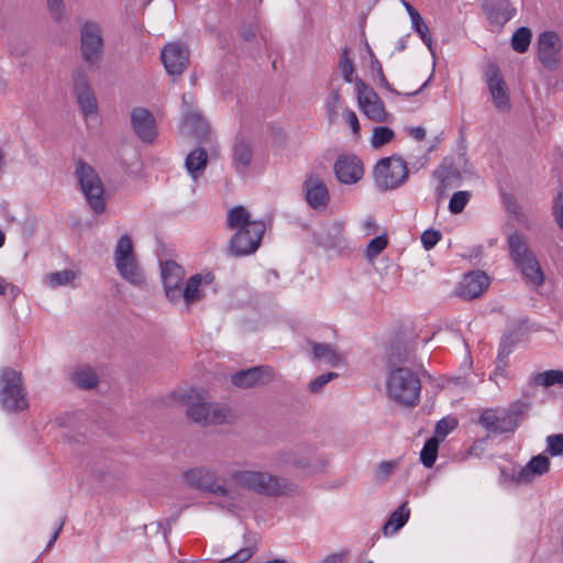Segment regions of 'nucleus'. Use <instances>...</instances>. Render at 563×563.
I'll use <instances>...</instances> for the list:
<instances>
[{
    "instance_id": "nucleus-1",
    "label": "nucleus",
    "mask_w": 563,
    "mask_h": 563,
    "mask_svg": "<svg viewBox=\"0 0 563 563\" xmlns=\"http://www.w3.org/2000/svg\"><path fill=\"white\" fill-rule=\"evenodd\" d=\"M230 478L242 488L266 497L286 496L296 490L294 483L268 472L235 470Z\"/></svg>"
},
{
    "instance_id": "nucleus-2",
    "label": "nucleus",
    "mask_w": 563,
    "mask_h": 563,
    "mask_svg": "<svg viewBox=\"0 0 563 563\" xmlns=\"http://www.w3.org/2000/svg\"><path fill=\"white\" fill-rule=\"evenodd\" d=\"M386 393L397 405L413 408L420 401L421 380L410 368H394L387 376Z\"/></svg>"
},
{
    "instance_id": "nucleus-3",
    "label": "nucleus",
    "mask_w": 563,
    "mask_h": 563,
    "mask_svg": "<svg viewBox=\"0 0 563 563\" xmlns=\"http://www.w3.org/2000/svg\"><path fill=\"white\" fill-rule=\"evenodd\" d=\"M528 409L529 405L527 402L517 400L503 411L497 409L484 410L478 422L488 432L494 434L514 432Z\"/></svg>"
},
{
    "instance_id": "nucleus-4",
    "label": "nucleus",
    "mask_w": 563,
    "mask_h": 563,
    "mask_svg": "<svg viewBox=\"0 0 563 563\" xmlns=\"http://www.w3.org/2000/svg\"><path fill=\"white\" fill-rule=\"evenodd\" d=\"M0 404L9 412L23 411L29 407L22 375L10 367L4 368L0 375Z\"/></svg>"
},
{
    "instance_id": "nucleus-5",
    "label": "nucleus",
    "mask_w": 563,
    "mask_h": 563,
    "mask_svg": "<svg viewBox=\"0 0 563 563\" xmlns=\"http://www.w3.org/2000/svg\"><path fill=\"white\" fill-rule=\"evenodd\" d=\"M374 179L380 191L396 189L408 178L407 163L397 155L380 158L374 167Z\"/></svg>"
},
{
    "instance_id": "nucleus-6",
    "label": "nucleus",
    "mask_w": 563,
    "mask_h": 563,
    "mask_svg": "<svg viewBox=\"0 0 563 563\" xmlns=\"http://www.w3.org/2000/svg\"><path fill=\"white\" fill-rule=\"evenodd\" d=\"M76 175L88 205L96 213H102L106 209L104 189L97 172L84 161H79Z\"/></svg>"
},
{
    "instance_id": "nucleus-7",
    "label": "nucleus",
    "mask_w": 563,
    "mask_h": 563,
    "mask_svg": "<svg viewBox=\"0 0 563 563\" xmlns=\"http://www.w3.org/2000/svg\"><path fill=\"white\" fill-rule=\"evenodd\" d=\"M266 227L263 221H254L253 225L240 228L232 235L228 253L233 257L251 255L257 251L262 243Z\"/></svg>"
},
{
    "instance_id": "nucleus-8",
    "label": "nucleus",
    "mask_w": 563,
    "mask_h": 563,
    "mask_svg": "<svg viewBox=\"0 0 563 563\" xmlns=\"http://www.w3.org/2000/svg\"><path fill=\"white\" fill-rule=\"evenodd\" d=\"M185 482L194 488L209 494L232 498V492L227 487L225 479L217 471L208 467H196L184 473Z\"/></svg>"
},
{
    "instance_id": "nucleus-9",
    "label": "nucleus",
    "mask_w": 563,
    "mask_h": 563,
    "mask_svg": "<svg viewBox=\"0 0 563 563\" xmlns=\"http://www.w3.org/2000/svg\"><path fill=\"white\" fill-rule=\"evenodd\" d=\"M115 266L120 275L128 282L139 285L143 282L142 273L139 271L133 242L129 234L122 235L114 249Z\"/></svg>"
},
{
    "instance_id": "nucleus-10",
    "label": "nucleus",
    "mask_w": 563,
    "mask_h": 563,
    "mask_svg": "<svg viewBox=\"0 0 563 563\" xmlns=\"http://www.w3.org/2000/svg\"><path fill=\"white\" fill-rule=\"evenodd\" d=\"M354 85L357 91V103L363 113L374 122L389 121L390 115L374 89L358 77L354 79Z\"/></svg>"
},
{
    "instance_id": "nucleus-11",
    "label": "nucleus",
    "mask_w": 563,
    "mask_h": 563,
    "mask_svg": "<svg viewBox=\"0 0 563 563\" xmlns=\"http://www.w3.org/2000/svg\"><path fill=\"white\" fill-rule=\"evenodd\" d=\"M187 416L196 423L202 426L220 424L227 419V411L219 405H212L205 401L200 395L195 398L191 395L187 396Z\"/></svg>"
},
{
    "instance_id": "nucleus-12",
    "label": "nucleus",
    "mask_w": 563,
    "mask_h": 563,
    "mask_svg": "<svg viewBox=\"0 0 563 563\" xmlns=\"http://www.w3.org/2000/svg\"><path fill=\"white\" fill-rule=\"evenodd\" d=\"M485 80L496 110L501 113L509 112L511 109L510 93L497 64L487 65Z\"/></svg>"
},
{
    "instance_id": "nucleus-13",
    "label": "nucleus",
    "mask_w": 563,
    "mask_h": 563,
    "mask_svg": "<svg viewBox=\"0 0 563 563\" xmlns=\"http://www.w3.org/2000/svg\"><path fill=\"white\" fill-rule=\"evenodd\" d=\"M80 51L89 65L99 63L103 54V40L100 26L95 22H85L80 30Z\"/></svg>"
},
{
    "instance_id": "nucleus-14",
    "label": "nucleus",
    "mask_w": 563,
    "mask_h": 563,
    "mask_svg": "<svg viewBox=\"0 0 563 563\" xmlns=\"http://www.w3.org/2000/svg\"><path fill=\"white\" fill-rule=\"evenodd\" d=\"M274 376L273 367L258 365L235 372L231 375V383L241 389L256 388L272 383Z\"/></svg>"
},
{
    "instance_id": "nucleus-15",
    "label": "nucleus",
    "mask_w": 563,
    "mask_h": 563,
    "mask_svg": "<svg viewBox=\"0 0 563 563\" xmlns=\"http://www.w3.org/2000/svg\"><path fill=\"white\" fill-rule=\"evenodd\" d=\"M561 47L560 36L555 32L545 31L539 35L538 58L544 68L555 70L559 67Z\"/></svg>"
},
{
    "instance_id": "nucleus-16",
    "label": "nucleus",
    "mask_w": 563,
    "mask_h": 563,
    "mask_svg": "<svg viewBox=\"0 0 563 563\" xmlns=\"http://www.w3.org/2000/svg\"><path fill=\"white\" fill-rule=\"evenodd\" d=\"M161 59L168 75L179 76L189 65V49L177 42L168 43L161 52Z\"/></svg>"
},
{
    "instance_id": "nucleus-17",
    "label": "nucleus",
    "mask_w": 563,
    "mask_h": 563,
    "mask_svg": "<svg viewBox=\"0 0 563 563\" xmlns=\"http://www.w3.org/2000/svg\"><path fill=\"white\" fill-rule=\"evenodd\" d=\"M161 271L166 297L172 302H177L181 298L185 276L183 267L175 261L168 260L161 264Z\"/></svg>"
},
{
    "instance_id": "nucleus-18",
    "label": "nucleus",
    "mask_w": 563,
    "mask_h": 563,
    "mask_svg": "<svg viewBox=\"0 0 563 563\" xmlns=\"http://www.w3.org/2000/svg\"><path fill=\"white\" fill-rule=\"evenodd\" d=\"M131 125L134 133L145 143H153L157 136L155 118L145 108L136 107L132 109Z\"/></svg>"
},
{
    "instance_id": "nucleus-19",
    "label": "nucleus",
    "mask_w": 563,
    "mask_h": 563,
    "mask_svg": "<svg viewBox=\"0 0 563 563\" xmlns=\"http://www.w3.org/2000/svg\"><path fill=\"white\" fill-rule=\"evenodd\" d=\"M550 460L544 454L532 456L523 467H514L511 479L518 484H528L550 471Z\"/></svg>"
},
{
    "instance_id": "nucleus-20",
    "label": "nucleus",
    "mask_w": 563,
    "mask_h": 563,
    "mask_svg": "<svg viewBox=\"0 0 563 563\" xmlns=\"http://www.w3.org/2000/svg\"><path fill=\"white\" fill-rule=\"evenodd\" d=\"M334 172L339 181L343 184H355L364 174L361 159L355 155H341L334 164Z\"/></svg>"
},
{
    "instance_id": "nucleus-21",
    "label": "nucleus",
    "mask_w": 563,
    "mask_h": 563,
    "mask_svg": "<svg viewBox=\"0 0 563 563\" xmlns=\"http://www.w3.org/2000/svg\"><path fill=\"white\" fill-rule=\"evenodd\" d=\"M489 286V277L484 272H472L464 276L456 295L472 300L479 297Z\"/></svg>"
},
{
    "instance_id": "nucleus-22",
    "label": "nucleus",
    "mask_w": 563,
    "mask_h": 563,
    "mask_svg": "<svg viewBox=\"0 0 563 563\" xmlns=\"http://www.w3.org/2000/svg\"><path fill=\"white\" fill-rule=\"evenodd\" d=\"M306 200L313 209L325 208L329 202V191L324 183L310 175L303 183Z\"/></svg>"
},
{
    "instance_id": "nucleus-23",
    "label": "nucleus",
    "mask_w": 563,
    "mask_h": 563,
    "mask_svg": "<svg viewBox=\"0 0 563 563\" xmlns=\"http://www.w3.org/2000/svg\"><path fill=\"white\" fill-rule=\"evenodd\" d=\"M413 358V350L401 340H395L387 351L386 364L389 371L394 368H407L404 365L406 363H412Z\"/></svg>"
},
{
    "instance_id": "nucleus-24",
    "label": "nucleus",
    "mask_w": 563,
    "mask_h": 563,
    "mask_svg": "<svg viewBox=\"0 0 563 563\" xmlns=\"http://www.w3.org/2000/svg\"><path fill=\"white\" fill-rule=\"evenodd\" d=\"M233 166L238 172H244L250 166L253 158V148L250 140L243 135H238L232 148Z\"/></svg>"
},
{
    "instance_id": "nucleus-25",
    "label": "nucleus",
    "mask_w": 563,
    "mask_h": 563,
    "mask_svg": "<svg viewBox=\"0 0 563 563\" xmlns=\"http://www.w3.org/2000/svg\"><path fill=\"white\" fill-rule=\"evenodd\" d=\"M488 20L492 24L503 26L515 14L509 0H488L486 3Z\"/></svg>"
},
{
    "instance_id": "nucleus-26",
    "label": "nucleus",
    "mask_w": 563,
    "mask_h": 563,
    "mask_svg": "<svg viewBox=\"0 0 563 563\" xmlns=\"http://www.w3.org/2000/svg\"><path fill=\"white\" fill-rule=\"evenodd\" d=\"M181 131L186 135L202 141L209 135L210 126L199 113L189 112L183 120Z\"/></svg>"
},
{
    "instance_id": "nucleus-27",
    "label": "nucleus",
    "mask_w": 563,
    "mask_h": 563,
    "mask_svg": "<svg viewBox=\"0 0 563 563\" xmlns=\"http://www.w3.org/2000/svg\"><path fill=\"white\" fill-rule=\"evenodd\" d=\"M313 449L307 444H300L295 448L286 449L279 452V460L283 463L297 467H308L310 465L309 457Z\"/></svg>"
},
{
    "instance_id": "nucleus-28",
    "label": "nucleus",
    "mask_w": 563,
    "mask_h": 563,
    "mask_svg": "<svg viewBox=\"0 0 563 563\" xmlns=\"http://www.w3.org/2000/svg\"><path fill=\"white\" fill-rule=\"evenodd\" d=\"M208 165V153L202 147L191 151L185 161V167L194 180H197L205 173Z\"/></svg>"
},
{
    "instance_id": "nucleus-29",
    "label": "nucleus",
    "mask_w": 563,
    "mask_h": 563,
    "mask_svg": "<svg viewBox=\"0 0 563 563\" xmlns=\"http://www.w3.org/2000/svg\"><path fill=\"white\" fill-rule=\"evenodd\" d=\"M409 516L410 509L408 508V503L405 501L395 511L390 514V516L383 526V533L385 536L396 533L407 523Z\"/></svg>"
},
{
    "instance_id": "nucleus-30",
    "label": "nucleus",
    "mask_w": 563,
    "mask_h": 563,
    "mask_svg": "<svg viewBox=\"0 0 563 563\" xmlns=\"http://www.w3.org/2000/svg\"><path fill=\"white\" fill-rule=\"evenodd\" d=\"M508 247L510 257L516 264L534 255L529 249L526 238L517 232L508 238Z\"/></svg>"
},
{
    "instance_id": "nucleus-31",
    "label": "nucleus",
    "mask_w": 563,
    "mask_h": 563,
    "mask_svg": "<svg viewBox=\"0 0 563 563\" xmlns=\"http://www.w3.org/2000/svg\"><path fill=\"white\" fill-rule=\"evenodd\" d=\"M70 380L80 389H92L99 384V377L90 366L76 368L70 375Z\"/></svg>"
},
{
    "instance_id": "nucleus-32",
    "label": "nucleus",
    "mask_w": 563,
    "mask_h": 563,
    "mask_svg": "<svg viewBox=\"0 0 563 563\" xmlns=\"http://www.w3.org/2000/svg\"><path fill=\"white\" fill-rule=\"evenodd\" d=\"M516 265L521 269L525 277L532 284L539 286L543 283L544 275L534 255L519 262Z\"/></svg>"
},
{
    "instance_id": "nucleus-33",
    "label": "nucleus",
    "mask_w": 563,
    "mask_h": 563,
    "mask_svg": "<svg viewBox=\"0 0 563 563\" xmlns=\"http://www.w3.org/2000/svg\"><path fill=\"white\" fill-rule=\"evenodd\" d=\"M250 212L243 206H236L228 211L227 227L231 230H240L253 225Z\"/></svg>"
},
{
    "instance_id": "nucleus-34",
    "label": "nucleus",
    "mask_w": 563,
    "mask_h": 563,
    "mask_svg": "<svg viewBox=\"0 0 563 563\" xmlns=\"http://www.w3.org/2000/svg\"><path fill=\"white\" fill-rule=\"evenodd\" d=\"M313 356L317 360H323L331 366H338L341 357L336 350L328 343H312Z\"/></svg>"
},
{
    "instance_id": "nucleus-35",
    "label": "nucleus",
    "mask_w": 563,
    "mask_h": 563,
    "mask_svg": "<svg viewBox=\"0 0 563 563\" xmlns=\"http://www.w3.org/2000/svg\"><path fill=\"white\" fill-rule=\"evenodd\" d=\"M202 284V275H192L186 283L185 288L181 287V297L189 307L191 303L201 299L200 285Z\"/></svg>"
},
{
    "instance_id": "nucleus-36",
    "label": "nucleus",
    "mask_w": 563,
    "mask_h": 563,
    "mask_svg": "<svg viewBox=\"0 0 563 563\" xmlns=\"http://www.w3.org/2000/svg\"><path fill=\"white\" fill-rule=\"evenodd\" d=\"M439 444L440 439H438V437H431L426 441L420 452V461L426 467L429 468L434 465L438 457Z\"/></svg>"
},
{
    "instance_id": "nucleus-37",
    "label": "nucleus",
    "mask_w": 563,
    "mask_h": 563,
    "mask_svg": "<svg viewBox=\"0 0 563 563\" xmlns=\"http://www.w3.org/2000/svg\"><path fill=\"white\" fill-rule=\"evenodd\" d=\"M532 33L529 27L521 26L516 30L511 37V47L517 53H526L531 43Z\"/></svg>"
},
{
    "instance_id": "nucleus-38",
    "label": "nucleus",
    "mask_w": 563,
    "mask_h": 563,
    "mask_svg": "<svg viewBox=\"0 0 563 563\" xmlns=\"http://www.w3.org/2000/svg\"><path fill=\"white\" fill-rule=\"evenodd\" d=\"M76 274L71 269H63L49 273L45 276L44 282L47 286L56 288L58 286H66L74 282Z\"/></svg>"
},
{
    "instance_id": "nucleus-39",
    "label": "nucleus",
    "mask_w": 563,
    "mask_h": 563,
    "mask_svg": "<svg viewBox=\"0 0 563 563\" xmlns=\"http://www.w3.org/2000/svg\"><path fill=\"white\" fill-rule=\"evenodd\" d=\"M536 385L543 387H551L553 385L563 386V371L549 369L542 373H538L532 378Z\"/></svg>"
},
{
    "instance_id": "nucleus-40",
    "label": "nucleus",
    "mask_w": 563,
    "mask_h": 563,
    "mask_svg": "<svg viewBox=\"0 0 563 563\" xmlns=\"http://www.w3.org/2000/svg\"><path fill=\"white\" fill-rule=\"evenodd\" d=\"M344 227L342 223L335 222L328 229V238L324 241L325 246L332 249H342L345 246V239L343 236Z\"/></svg>"
},
{
    "instance_id": "nucleus-41",
    "label": "nucleus",
    "mask_w": 563,
    "mask_h": 563,
    "mask_svg": "<svg viewBox=\"0 0 563 563\" xmlns=\"http://www.w3.org/2000/svg\"><path fill=\"white\" fill-rule=\"evenodd\" d=\"M395 132L388 126H375L371 139L374 148H379L393 141Z\"/></svg>"
},
{
    "instance_id": "nucleus-42",
    "label": "nucleus",
    "mask_w": 563,
    "mask_h": 563,
    "mask_svg": "<svg viewBox=\"0 0 563 563\" xmlns=\"http://www.w3.org/2000/svg\"><path fill=\"white\" fill-rule=\"evenodd\" d=\"M75 95L80 106V109L86 117L97 113L98 104L95 95L91 90Z\"/></svg>"
},
{
    "instance_id": "nucleus-43",
    "label": "nucleus",
    "mask_w": 563,
    "mask_h": 563,
    "mask_svg": "<svg viewBox=\"0 0 563 563\" xmlns=\"http://www.w3.org/2000/svg\"><path fill=\"white\" fill-rule=\"evenodd\" d=\"M412 29L418 33L422 42L428 46L429 51L434 55L432 47V37L428 25L424 23L420 14L415 15L411 19Z\"/></svg>"
},
{
    "instance_id": "nucleus-44",
    "label": "nucleus",
    "mask_w": 563,
    "mask_h": 563,
    "mask_svg": "<svg viewBox=\"0 0 563 563\" xmlns=\"http://www.w3.org/2000/svg\"><path fill=\"white\" fill-rule=\"evenodd\" d=\"M471 192L470 191H456L450 199L449 210L453 214L461 213L467 202L470 201Z\"/></svg>"
},
{
    "instance_id": "nucleus-45",
    "label": "nucleus",
    "mask_w": 563,
    "mask_h": 563,
    "mask_svg": "<svg viewBox=\"0 0 563 563\" xmlns=\"http://www.w3.org/2000/svg\"><path fill=\"white\" fill-rule=\"evenodd\" d=\"M349 54H350L349 47L343 48L341 58L339 62V67L341 69L344 80L350 84V82L354 81L352 78V75H353L355 68H354V64H353L352 59L349 57Z\"/></svg>"
},
{
    "instance_id": "nucleus-46",
    "label": "nucleus",
    "mask_w": 563,
    "mask_h": 563,
    "mask_svg": "<svg viewBox=\"0 0 563 563\" xmlns=\"http://www.w3.org/2000/svg\"><path fill=\"white\" fill-rule=\"evenodd\" d=\"M504 202H505L506 210L509 213L514 214L518 222L525 224L527 217L523 213L522 208L518 203L516 198L511 195H506V196H504Z\"/></svg>"
},
{
    "instance_id": "nucleus-47",
    "label": "nucleus",
    "mask_w": 563,
    "mask_h": 563,
    "mask_svg": "<svg viewBox=\"0 0 563 563\" xmlns=\"http://www.w3.org/2000/svg\"><path fill=\"white\" fill-rule=\"evenodd\" d=\"M71 78H73L75 93L91 90L90 86H89L87 74L81 67L74 70Z\"/></svg>"
},
{
    "instance_id": "nucleus-48",
    "label": "nucleus",
    "mask_w": 563,
    "mask_h": 563,
    "mask_svg": "<svg viewBox=\"0 0 563 563\" xmlns=\"http://www.w3.org/2000/svg\"><path fill=\"white\" fill-rule=\"evenodd\" d=\"M71 78H73L75 93L91 90L90 86H89L87 74L81 67L74 70Z\"/></svg>"
},
{
    "instance_id": "nucleus-49",
    "label": "nucleus",
    "mask_w": 563,
    "mask_h": 563,
    "mask_svg": "<svg viewBox=\"0 0 563 563\" xmlns=\"http://www.w3.org/2000/svg\"><path fill=\"white\" fill-rule=\"evenodd\" d=\"M387 244L386 235H378L372 239L366 249V256L371 260L378 256L386 249Z\"/></svg>"
},
{
    "instance_id": "nucleus-50",
    "label": "nucleus",
    "mask_w": 563,
    "mask_h": 563,
    "mask_svg": "<svg viewBox=\"0 0 563 563\" xmlns=\"http://www.w3.org/2000/svg\"><path fill=\"white\" fill-rule=\"evenodd\" d=\"M176 520H177V516H174V517H170V518L166 519L164 522L157 521V522H152L150 525H145L144 526L145 533L148 534L150 531L158 533L159 530H163V538L166 540L168 533L172 530V525Z\"/></svg>"
},
{
    "instance_id": "nucleus-51",
    "label": "nucleus",
    "mask_w": 563,
    "mask_h": 563,
    "mask_svg": "<svg viewBox=\"0 0 563 563\" xmlns=\"http://www.w3.org/2000/svg\"><path fill=\"white\" fill-rule=\"evenodd\" d=\"M433 176L439 180L438 189H445L451 178L457 177L459 174L451 167L441 166L433 172Z\"/></svg>"
},
{
    "instance_id": "nucleus-52",
    "label": "nucleus",
    "mask_w": 563,
    "mask_h": 563,
    "mask_svg": "<svg viewBox=\"0 0 563 563\" xmlns=\"http://www.w3.org/2000/svg\"><path fill=\"white\" fill-rule=\"evenodd\" d=\"M545 452L552 456L563 455V433L552 434L547 438Z\"/></svg>"
},
{
    "instance_id": "nucleus-53",
    "label": "nucleus",
    "mask_w": 563,
    "mask_h": 563,
    "mask_svg": "<svg viewBox=\"0 0 563 563\" xmlns=\"http://www.w3.org/2000/svg\"><path fill=\"white\" fill-rule=\"evenodd\" d=\"M456 426L457 422L455 419L443 418L437 422L433 437H438L441 442L451 431L456 428Z\"/></svg>"
},
{
    "instance_id": "nucleus-54",
    "label": "nucleus",
    "mask_w": 563,
    "mask_h": 563,
    "mask_svg": "<svg viewBox=\"0 0 563 563\" xmlns=\"http://www.w3.org/2000/svg\"><path fill=\"white\" fill-rule=\"evenodd\" d=\"M256 551V548L253 547H246L241 550H239L233 555L222 559L219 561V563H244L247 560H250Z\"/></svg>"
},
{
    "instance_id": "nucleus-55",
    "label": "nucleus",
    "mask_w": 563,
    "mask_h": 563,
    "mask_svg": "<svg viewBox=\"0 0 563 563\" xmlns=\"http://www.w3.org/2000/svg\"><path fill=\"white\" fill-rule=\"evenodd\" d=\"M397 461H385L377 465L375 471V477L378 482L383 483L388 479L391 473L397 467Z\"/></svg>"
},
{
    "instance_id": "nucleus-56",
    "label": "nucleus",
    "mask_w": 563,
    "mask_h": 563,
    "mask_svg": "<svg viewBox=\"0 0 563 563\" xmlns=\"http://www.w3.org/2000/svg\"><path fill=\"white\" fill-rule=\"evenodd\" d=\"M514 345L515 341L511 339V335L505 336L500 343L499 352L497 355V362L503 363L504 367H507L508 365V356L511 353Z\"/></svg>"
},
{
    "instance_id": "nucleus-57",
    "label": "nucleus",
    "mask_w": 563,
    "mask_h": 563,
    "mask_svg": "<svg viewBox=\"0 0 563 563\" xmlns=\"http://www.w3.org/2000/svg\"><path fill=\"white\" fill-rule=\"evenodd\" d=\"M336 377H338V373H334V372H329V373L319 375L318 377H316L314 379H312L309 383V390L312 394H317L323 388L324 385H327L329 382H331L332 379H334Z\"/></svg>"
},
{
    "instance_id": "nucleus-58",
    "label": "nucleus",
    "mask_w": 563,
    "mask_h": 563,
    "mask_svg": "<svg viewBox=\"0 0 563 563\" xmlns=\"http://www.w3.org/2000/svg\"><path fill=\"white\" fill-rule=\"evenodd\" d=\"M441 238H442V234L440 231L429 229V230H426L421 234V242H422L423 247L427 251H429L437 245V243L441 240Z\"/></svg>"
},
{
    "instance_id": "nucleus-59",
    "label": "nucleus",
    "mask_w": 563,
    "mask_h": 563,
    "mask_svg": "<svg viewBox=\"0 0 563 563\" xmlns=\"http://www.w3.org/2000/svg\"><path fill=\"white\" fill-rule=\"evenodd\" d=\"M46 2L51 18L55 22H60L65 12L63 0H46Z\"/></svg>"
},
{
    "instance_id": "nucleus-60",
    "label": "nucleus",
    "mask_w": 563,
    "mask_h": 563,
    "mask_svg": "<svg viewBox=\"0 0 563 563\" xmlns=\"http://www.w3.org/2000/svg\"><path fill=\"white\" fill-rule=\"evenodd\" d=\"M552 210L555 222L563 230V192H560L554 199Z\"/></svg>"
},
{
    "instance_id": "nucleus-61",
    "label": "nucleus",
    "mask_w": 563,
    "mask_h": 563,
    "mask_svg": "<svg viewBox=\"0 0 563 563\" xmlns=\"http://www.w3.org/2000/svg\"><path fill=\"white\" fill-rule=\"evenodd\" d=\"M343 115L345 117L346 122L349 123V125H350V128L352 130V133L355 136H358L360 135L361 126H360V122H358V119L356 117V113L353 110L345 109L344 112H343Z\"/></svg>"
},
{
    "instance_id": "nucleus-62",
    "label": "nucleus",
    "mask_w": 563,
    "mask_h": 563,
    "mask_svg": "<svg viewBox=\"0 0 563 563\" xmlns=\"http://www.w3.org/2000/svg\"><path fill=\"white\" fill-rule=\"evenodd\" d=\"M240 36L245 42H252L256 37V29L253 25H243L240 30Z\"/></svg>"
},
{
    "instance_id": "nucleus-63",
    "label": "nucleus",
    "mask_w": 563,
    "mask_h": 563,
    "mask_svg": "<svg viewBox=\"0 0 563 563\" xmlns=\"http://www.w3.org/2000/svg\"><path fill=\"white\" fill-rule=\"evenodd\" d=\"M325 107H341V96L339 89H332L327 98Z\"/></svg>"
},
{
    "instance_id": "nucleus-64",
    "label": "nucleus",
    "mask_w": 563,
    "mask_h": 563,
    "mask_svg": "<svg viewBox=\"0 0 563 563\" xmlns=\"http://www.w3.org/2000/svg\"><path fill=\"white\" fill-rule=\"evenodd\" d=\"M347 552L332 553L322 560V563H342Z\"/></svg>"
}]
</instances>
